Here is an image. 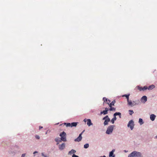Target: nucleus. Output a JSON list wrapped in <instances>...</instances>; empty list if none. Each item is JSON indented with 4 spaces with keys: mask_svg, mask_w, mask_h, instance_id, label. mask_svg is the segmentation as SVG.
<instances>
[{
    "mask_svg": "<svg viewBox=\"0 0 157 157\" xmlns=\"http://www.w3.org/2000/svg\"><path fill=\"white\" fill-rule=\"evenodd\" d=\"M141 153L139 152L134 151L128 155V157H142Z\"/></svg>",
    "mask_w": 157,
    "mask_h": 157,
    "instance_id": "nucleus-1",
    "label": "nucleus"
},
{
    "mask_svg": "<svg viewBox=\"0 0 157 157\" xmlns=\"http://www.w3.org/2000/svg\"><path fill=\"white\" fill-rule=\"evenodd\" d=\"M114 126L113 125L109 126L107 128L106 131V133L108 135L112 134V133Z\"/></svg>",
    "mask_w": 157,
    "mask_h": 157,
    "instance_id": "nucleus-2",
    "label": "nucleus"
},
{
    "mask_svg": "<svg viewBox=\"0 0 157 157\" xmlns=\"http://www.w3.org/2000/svg\"><path fill=\"white\" fill-rule=\"evenodd\" d=\"M139 102L140 101L139 100H138L137 101H132L131 100H129L128 101V104L129 105L132 107L138 104Z\"/></svg>",
    "mask_w": 157,
    "mask_h": 157,
    "instance_id": "nucleus-3",
    "label": "nucleus"
},
{
    "mask_svg": "<svg viewBox=\"0 0 157 157\" xmlns=\"http://www.w3.org/2000/svg\"><path fill=\"white\" fill-rule=\"evenodd\" d=\"M66 134L64 131L62 132L59 134V136L61 137V140L63 142H66L67 141L66 139Z\"/></svg>",
    "mask_w": 157,
    "mask_h": 157,
    "instance_id": "nucleus-4",
    "label": "nucleus"
},
{
    "mask_svg": "<svg viewBox=\"0 0 157 157\" xmlns=\"http://www.w3.org/2000/svg\"><path fill=\"white\" fill-rule=\"evenodd\" d=\"M134 126V122L132 120H130L127 124V127L129 128L131 130H132Z\"/></svg>",
    "mask_w": 157,
    "mask_h": 157,
    "instance_id": "nucleus-5",
    "label": "nucleus"
},
{
    "mask_svg": "<svg viewBox=\"0 0 157 157\" xmlns=\"http://www.w3.org/2000/svg\"><path fill=\"white\" fill-rule=\"evenodd\" d=\"M103 120H105V121L104 123L105 125H108V122L110 121V119L109 117L108 116H106L105 117L103 118Z\"/></svg>",
    "mask_w": 157,
    "mask_h": 157,
    "instance_id": "nucleus-6",
    "label": "nucleus"
},
{
    "mask_svg": "<svg viewBox=\"0 0 157 157\" xmlns=\"http://www.w3.org/2000/svg\"><path fill=\"white\" fill-rule=\"evenodd\" d=\"M82 133H81L79 135V136L75 140V142H79L81 140L82 137Z\"/></svg>",
    "mask_w": 157,
    "mask_h": 157,
    "instance_id": "nucleus-7",
    "label": "nucleus"
},
{
    "mask_svg": "<svg viewBox=\"0 0 157 157\" xmlns=\"http://www.w3.org/2000/svg\"><path fill=\"white\" fill-rule=\"evenodd\" d=\"M65 147V144L64 143H63L61 144H60L59 145V148L60 150H63Z\"/></svg>",
    "mask_w": 157,
    "mask_h": 157,
    "instance_id": "nucleus-8",
    "label": "nucleus"
},
{
    "mask_svg": "<svg viewBox=\"0 0 157 157\" xmlns=\"http://www.w3.org/2000/svg\"><path fill=\"white\" fill-rule=\"evenodd\" d=\"M140 100L142 102L144 103L147 101V97L145 96H144L141 98Z\"/></svg>",
    "mask_w": 157,
    "mask_h": 157,
    "instance_id": "nucleus-9",
    "label": "nucleus"
},
{
    "mask_svg": "<svg viewBox=\"0 0 157 157\" xmlns=\"http://www.w3.org/2000/svg\"><path fill=\"white\" fill-rule=\"evenodd\" d=\"M156 117V115L154 114H151L150 116V119L152 121L155 120Z\"/></svg>",
    "mask_w": 157,
    "mask_h": 157,
    "instance_id": "nucleus-10",
    "label": "nucleus"
},
{
    "mask_svg": "<svg viewBox=\"0 0 157 157\" xmlns=\"http://www.w3.org/2000/svg\"><path fill=\"white\" fill-rule=\"evenodd\" d=\"M87 124L89 126H90L92 125L93 124L92 123L90 119H87Z\"/></svg>",
    "mask_w": 157,
    "mask_h": 157,
    "instance_id": "nucleus-11",
    "label": "nucleus"
},
{
    "mask_svg": "<svg viewBox=\"0 0 157 157\" xmlns=\"http://www.w3.org/2000/svg\"><path fill=\"white\" fill-rule=\"evenodd\" d=\"M155 87V86L154 85H151L150 86H149L148 88V90H152V89H153Z\"/></svg>",
    "mask_w": 157,
    "mask_h": 157,
    "instance_id": "nucleus-12",
    "label": "nucleus"
},
{
    "mask_svg": "<svg viewBox=\"0 0 157 157\" xmlns=\"http://www.w3.org/2000/svg\"><path fill=\"white\" fill-rule=\"evenodd\" d=\"M55 140L57 142V144H59V142H61L62 141L61 140L59 139L58 138H57L55 139Z\"/></svg>",
    "mask_w": 157,
    "mask_h": 157,
    "instance_id": "nucleus-13",
    "label": "nucleus"
},
{
    "mask_svg": "<svg viewBox=\"0 0 157 157\" xmlns=\"http://www.w3.org/2000/svg\"><path fill=\"white\" fill-rule=\"evenodd\" d=\"M76 152L75 150L74 149H72L71 151H69L68 152V154L71 155L73 154H75Z\"/></svg>",
    "mask_w": 157,
    "mask_h": 157,
    "instance_id": "nucleus-14",
    "label": "nucleus"
},
{
    "mask_svg": "<svg viewBox=\"0 0 157 157\" xmlns=\"http://www.w3.org/2000/svg\"><path fill=\"white\" fill-rule=\"evenodd\" d=\"M121 113L120 112H116L114 113L113 114V117H116V116L118 115L119 116V117L121 118Z\"/></svg>",
    "mask_w": 157,
    "mask_h": 157,
    "instance_id": "nucleus-15",
    "label": "nucleus"
},
{
    "mask_svg": "<svg viewBox=\"0 0 157 157\" xmlns=\"http://www.w3.org/2000/svg\"><path fill=\"white\" fill-rule=\"evenodd\" d=\"M115 151V150L113 149L111 151L109 152V157H111L113 156L114 152Z\"/></svg>",
    "mask_w": 157,
    "mask_h": 157,
    "instance_id": "nucleus-16",
    "label": "nucleus"
},
{
    "mask_svg": "<svg viewBox=\"0 0 157 157\" xmlns=\"http://www.w3.org/2000/svg\"><path fill=\"white\" fill-rule=\"evenodd\" d=\"M139 123L140 125H142L144 123V122L142 119L140 118L139 120Z\"/></svg>",
    "mask_w": 157,
    "mask_h": 157,
    "instance_id": "nucleus-17",
    "label": "nucleus"
},
{
    "mask_svg": "<svg viewBox=\"0 0 157 157\" xmlns=\"http://www.w3.org/2000/svg\"><path fill=\"white\" fill-rule=\"evenodd\" d=\"M78 123L73 122L71 123V127H76Z\"/></svg>",
    "mask_w": 157,
    "mask_h": 157,
    "instance_id": "nucleus-18",
    "label": "nucleus"
},
{
    "mask_svg": "<svg viewBox=\"0 0 157 157\" xmlns=\"http://www.w3.org/2000/svg\"><path fill=\"white\" fill-rule=\"evenodd\" d=\"M129 95H130V94H124V95H122V97H126V98H127V102H128V101L129 100Z\"/></svg>",
    "mask_w": 157,
    "mask_h": 157,
    "instance_id": "nucleus-19",
    "label": "nucleus"
},
{
    "mask_svg": "<svg viewBox=\"0 0 157 157\" xmlns=\"http://www.w3.org/2000/svg\"><path fill=\"white\" fill-rule=\"evenodd\" d=\"M109 107H110V108L109 109V110L111 111H115V110H116L115 108L113 107H112V106H109Z\"/></svg>",
    "mask_w": 157,
    "mask_h": 157,
    "instance_id": "nucleus-20",
    "label": "nucleus"
},
{
    "mask_svg": "<svg viewBox=\"0 0 157 157\" xmlns=\"http://www.w3.org/2000/svg\"><path fill=\"white\" fill-rule=\"evenodd\" d=\"M117 119V118L116 117H114L111 120V122L112 124H114V121H116Z\"/></svg>",
    "mask_w": 157,
    "mask_h": 157,
    "instance_id": "nucleus-21",
    "label": "nucleus"
},
{
    "mask_svg": "<svg viewBox=\"0 0 157 157\" xmlns=\"http://www.w3.org/2000/svg\"><path fill=\"white\" fill-rule=\"evenodd\" d=\"M64 124L66 125L67 127H71V123H64Z\"/></svg>",
    "mask_w": 157,
    "mask_h": 157,
    "instance_id": "nucleus-22",
    "label": "nucleus"
},
{
    "mask_svg": "<svg viewBox=\"0 0 157 157\" xmlns=\"http://www.w3.org/2000/svg\"><path fill=\"white\" fill-rule=\"evenodd\" d=\"M107 113L108 112L107 111L105 110H104L103 111L101 112L100 113L101 114H103L104 115L106 114H107Z\"/></svg>",
    "mask_w": 157,
    "mask_h": 157,
    "instance_id": "nucleus-23",
    "label": "nucleus"
},
{
    "mask_svg": "<svg viewBox=\"0 0 157 157\" xmlns=\"http://www.w3.org/2000/svg\"><path fill=\"white\" fill-rule=\"evenodd\" d=\"M89 147V144H86L84 145V147L85 148H87Z\"/></svg>",
    "mask_w": 157,
    "mask_h": 157,
    "instance_id": "nucleus-24",
    "label": "nucleus"
},
{
    "mask_svg": "<svg viewBox=\"0 0 157 157\" xmlns=\"http://www.w3.org/2000/svg\"><path fill=\"white\" fill-rule=\"evenodd\" d=\"M41 155L42 156L44 157H49V156L47 154H45L44 153H41Z\"/></svg>",
    "mask_w": 157,
    "mask_h": 157,
    "instance_id": "nucleus-25",
    "label": "nucleus"
},
{
    "mask_svg": "<svg viewBox=\"0 0 157 157\" xmlns=\"http://www.w3.org/2000/svg\"><path fill=\"white\" fill-rule=\"evenodd\" d=\"M115 102V101H113L110 104H109V106H112V105H114V104Z\"/></svg>",
    "mask_w": 157,
    "mask_h": 157,
    "instance_id": "nucleus-26",
    "label": "nucleus"
},
{
    "mask_svg": "<svg viewBox=\"0 0 157 157\" xmlns=\"http://www.w3.org/2000/svg\"><path fill=\"white\" fill-rule=\"evenodd\" d=\"M128 111L129 112V114L131 115L134 113V112L132 110H130Z\"/></svg>",
    "mask_w": 157,
    "mask_h": 157,
    "instance_id": "nucleus-27",
    "label": "nucleus"
},
{
    "mask_svg": "<svg viewBox=\"0 0 157 157\" xmlns=\"http://www.w3.org/2000/svg\"><path fill=\"white\" fill-rule=\"evenodd\" d=\"M137 87L138 88V89L140 91H141V90H142V88H143V87H140L139 86H137Z\"/></svg>",
    "mask_w": 157,
    "mask_h": 157,
    "instance_id": "nucleus-28",
    "label": "nucleus"
},
{
    "mask_svg": "<svg viewBox=\"0 0 157 157\" xmlns=\"http://www.w3.org/2000/svg\"><path fill=\"white\" fill-rule=\"evenodd\" d=\"M142 90L144 91L145 90H146L147 89H148L147 87V86H144L142 88Z\"/></svg>",
    "mask_w": 157,
    "mask_h": 157,
    "instance_id": "nucleus-29",
    "label": "nucleus"
},
{
    "mask_svg": "<svg viewBox=\"0 0 157 157\" xmlns=\"http://www.w3.org/2000/svg\"><path fill=\"white\" fill-rule=\"evenodd\" d=\"M35 137L36 139L37 140H39L40 139V137L39 135H36L35 136Z\"/></svg>",
    "mask_w": 157,
    "mask_h": 157,
    "instance_id": "nucleus-30",
    "label": "nucleus"
},
{
    "mask_svg": "<svg viewBox=\"0 0 157 157\" xmlns=\"http://www.w3.org/2000/svg\"><path fill=\"white\" fill-rule=\"evenodd\" d=\"M107 100H108V99L104 97L103 98V100L104 101V102H105V101H107Z\"/></svg>",
    "mask_w": 157,
    "mask_h": 157,
    "instance_id": "nucleus-31",
    "label": "nucleus"
},
{
    "mask_svg": "<svg viewBox=\"0 0 157 157\" xmlns=\"http://www.w3.org/2000/svg\"><path fill=\"white\" fill-rule=\"evenodd\" d=\"M110 102V101L109 100H107V101H106V103L107 104H109V103Z\"/></svg>",
    "mask_w": 157,
    "mask_h": 157,
    "instance_id": "nucleus-32",
    "label": "nucleus"
},
{
    "mask_svg": "<svg viewBox=\"0 0 157 157\" xmlns=\"http://www.w3.org/2000/svg\"><path fill=\"white\" fill-rule=\"evenodd\" d=\"M72 157H79L78 156L76 155L75 154H73L72 156Z\"/></svg>",
    "mask_w": 157,
    "mask_h": 157,
    "instance_id": "nucleus-33",
    "label": "nucleus"
},
{
    "mask_svg": "<svg viewBox=\"0 0 157 157\" xmlns=\"http://www.w3.org/2000/svg\"><path fill=\"white\" fill-rule=\"evenodd\" d=\"M25 154H23L22 155L21 157H25Z\"/></svg>",
    "mask_w": 157,
    "mask_h": 157,
    "instance_id": "nucleus-34",
    "label": "nucleus"
},
{
    "mask_svg": "<svg viewBox=\"0 0 157 157\" xmlns=\"http://www.w3.org/2000/svg\"><path fill=\"white\" fill-rule=\"evenodd\" d=\"M83 121L85 122H86V121H87V119H85Z\"/></svg>",
    "mask_w": 157,
    "mask_h": 157,
    "instance_id": "nucleus-35",
    "label": "nucleus"
},
{
    "mask_svg": "<svg viewBox=\"0 0 157 157\" xmlns=\"http://www.w3.org/2000/svg\"><path fill=\"white\" fill-rule=\"evenodd\" d=\"M105 110L107 111L108 112V109L107 108H106L105 109Z\"/></svg>",
    "mask_w": 157,
    "mask_h": 157,
    "instance_id": "nucleus-36",
    "label": "nucleus"
},
{
    "mask_svg": "<svg viewBox=\"0 0 157 157\" xmlns=\"http://www.w3.org/2000/svg\"><path fill=\"white\" fill-rule=\"evenodd\" d=\"M37 152H37V151H34V152H33V154H36V153H37Z\"/></svg>",
    "mask_w": 157,
    "mask_h": 157,
    "instance_id": "nucleus-37",
    "label": "nucleus"
},
{
    "mask_svg": "<svg viewBox=\"0 0 157 157\" xmlns=\"http://www.w3.org/2000/svg\"><path fill=\"white\" fill-rule=\"evenodd\" d=\"M124 151L125 153H127L128 152V151H126L125 150H124Z\"/></svg>",
    "mask_w": 157,
    "mask_h": 157,
    "instance_id": "nucleus-38",
    "label": "nucleus"
},
{
    "mask_svg": "<svg viewBox=\"0 0 157 157\" xmlns=\"http://www.w3.org/2000/svg\"><path fill=\"white\" fill-rule=\"evenodd\" d=\"M43 128V127L40 126L39 127V129H40L41 128Z\"/></svg>",
    "mask_w": 157,
    "mask_h": 157,
    "instance_id": "nucleus-39",
    "label": "nucleus"
},
{
    "mask_svg": "<svg viewBox=\"0 0 157 157\" xmlns=\"http://www.w3.org/2000/svg\"><path fill=\"white\" fill-rule=\"evenodd\" d=\"M155 139H157V135L155 137H154Z\"/></svg>",
    "mask_w": 157,
    "mask_h": 157,
    "instance_id": "nucleus-40",
    "label": "nucleus"
},
{
    "mask_svg": "<svg viewBox=\"0 0 157 157\" xmlns=\"http://www.w3.org/2000/svg\"><path fill=\"white\" fill-rule=\"evenodd\" d=\"M100 157H106L105 155H104L102 156H100Z\"/></svg>",
    "mask_w": 157,
    "mask_h": 157,
    "instance_id": "nucleus-41",
    "label": "nucleus"
},
{
    "mask_svg": "<svg viewBox=\"0 0 157 157\" xmlns=\"http://www.w3.org/2000/svg\"><path fill=\"white\" fill-rule=\"evenodd\" d=\"M112 157H115V156L114 155H113V156H112Z\"/></svg>",
    "mask_w": 157,
    "mask_h": 157,
    "instance_id": "nucleus-42",
    "label": "nucleus"
},
{
    "mask_svg": "<svg viewBox=\"0 0 157 157\" xmlns=\"http://www.w3.org/2000/svg\"><path fill=\"white\" fill-rule=\"evenodd\" d=\"M84 130L83 131H82V133L84 132Z\"/></svg>",
    "mask_w": 157,
    "mask_h": 157,
    "instance_id": "nucleus-43",
    "label": "nucleus"
},
{
    "mask_svg": "<svg viewBox=\"0 0 157 157\" xmlns=\"http://www.w3.org/2000/svg\"><path fill=\"white\" fill-rule=\"evenodd\" d=\"M45 134H47V132H46Z\"/></svg>",
    "mask_w": 157,
    "mask_h": 157,
    "instance_id": "nucleus-44",
    "label": "nucleus"
}]
</instances>
